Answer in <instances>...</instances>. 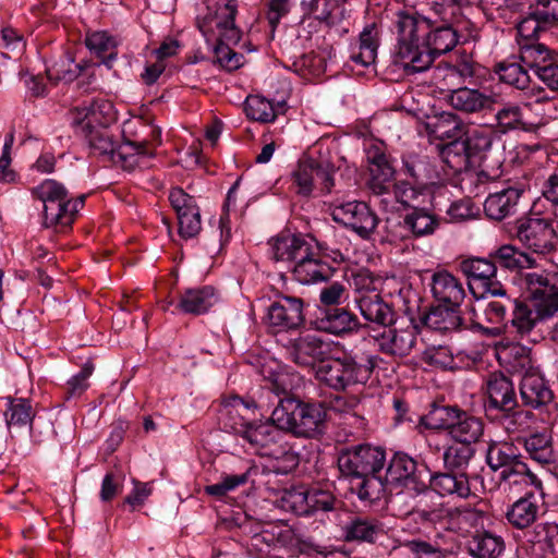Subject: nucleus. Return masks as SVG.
I'll list each match as a JSON object with an SVG mask.
<instances>
[{"label":"nucleus","mask_w":558,"mask_h":558,"mask_svg":"<svg viewBox=\"0 0 558 558\" xmlns=\"http://www.w3.org/2000/svg\"><path fill=\"white\" fill-rule=\"evenodd\" d=\"M436 17L418 12L397 13L396 63L407 74L421 73L430 68L436 57L451 51L459 41V35L447 17L453 4H434Z\"/></svg>","instance_id":"nucleus-1"},{"label":"nucleus","mask_w":558,"mask_h":558,"mask_svg":"<svg viewBox=\"0 0 558 558\" xmlns=\"http://www.w3.org/2000/svg\"><path fill=\"white\" fill-rule=\"evenodd\" d=\"M524 283L536 313L524 301L513 299L512 314L508 320L521 336L527 335L538 318L551 317L558 312V271L527 272Z\"/></svg>","instance_id":"nucleus-2"},{"label":"nucleus","mask_w":558,"mask_h":558,"mask_svg":"<svg viewBox=\"0 0 558 558\" xmlns=\"http://www.w3.org/2000/svg\"><path fill=\"white\" fill-rule=\"evenodd\" d=\"M327 412L320 402H304L294 397L280 399L270 421L299 438H318L325 433Z\"/></svg>","instance_id":"nucleus-3"},{"label":"nucleus","mask_w":558,"mask_h":558,"mask_svg":"<svg viewBox=\"0 0 558 558\" xmlns=\"http://www.w3.org/2000/svg\"><path fill=\"white\" fill-rule=\"evenodd\" d=\"M376 364L373 355L344 354L318 364L316 378L336 391H343L354 385H364L371 378Z\"/></svg>","instance_id":"nucleus-4"},{"label":"nucleus","mask_w":558,"mask_h":558,"mask_svg":"<svg viewBox=\"0 0 558 558\" xmlns=\"http://www.w3.org/2000/svg\"><path fill=\"white\" fill-rule=\"evenodd\" d=\"M432 492H424L416 501L412 512L425 523L439 525L444 530L458 531L462 520L476 519L482 512L470 507H449L440 501Z\"/></svg>","instance_id":"nucleus-5"},{"label":"nucleus","mask_w":558,"mask_h":558,"mask_svg":"<svg viewBox=\"0 0 558 558\" xmlns=\"http://www.w3.org/2000/svg\"><path fill=\"white\" fill-rule=\"evenodd\" d=\"M337 462L341 474L357 477L379 473L386 463V452L381 447L361 444L341 449Z\"/></svg>","instance_id":"nucleus-6"},{"label":"nucleus","mask_w":558,"mask_h":558,"mask_svg":"<svg viewBox=\"0 0 558 558\" xmlns=\"http://www.w3.org/2000/svg\"><path fill=\"white\" fill-rule=\"evenodd\" d=\"M514 235L525 248L538 255L553 253L558 242V235L551 222L538 217L517 220Z\"/></svg>","instance_id":"nucleus-7"},{"label":"nucleus","mask_w":558,"mask_h":558,"mask_svg":"<svg viewBox=\"0 0 558 558\" xmlns=\"http://www.w3.org/2000/svg\"><path fill=\"white\" fill-rule=\"evenodd\" d=\"M305 322L304 302L301 298L279 293L268 306L265 323L276 333L295 330Z\"/></svg>","instance_id":"nucleus-8"},{"label":"nucleus","mask_w":558,"mask_h":558,"mask_svg":"<svg viewBox=\"0 0 558 558\" xmlns=\"http://www.w3.org/2000/svg\"><path fill=\"white\" fill-rule=\"evenodd\" d=\"M333 221L356 232L361 238H368L378 225V217L364 202H348L335 205L331 210Z\"/></svg>","instance_id":"nucleus-9"},{"label":"nucleus","mask_w":558,"mask_h":558,"mask_svg":"<svg viewBox=\"0 0 558 558\" xmlns=\"http://www.w3.org/2000/svg\"><path fill=\"white\" fill-rule=\"evenodd\" d=\"M401 172L409 181L395 184V193L402 204H408L415 197V191L410 184L425 185L434 178V168L425 156L408 154L402 157Z\"/></svg>","instance_id":"nucleus-10"},{"label":"nucleus","mask_w":558,"mask_h":558,"mask_svg":"<svg viewBox=\"0 0 558 558\" xmlns=\"http://www.w3.org/2000/svg\"><path fill=\"white\" fill-rule=\"evenodd\" d=\"M71 117L77 133L106 129L117 119L112 102L106 99H96L88 105L76 107L71 111Z\"/></svg>","instance_id":"nucleus-11"},{"label":"nucleus","mask_w":558,"mask_h":558,"mask_svg":"<svg viewBox=\"0 0 558 558\" xmlns=\"http://www.w3.org/2000/svg\"><path fill=\"white\" fill-rule=\"evenodd\" d=\"M460 270L483 289L482 299L504 294V286L496 278L497 266L493 258H466L460 263Z\"/></svg>","instance_id":"nucleus-12"},{"label":"nucleus","mask_w":558,"mask_h":558,"mask_svg":"<svg viewBox=\"0 0 558 558\" xmlns=\"http://www.w3.org/2000/svg\"><path fill=\"white\" fill-rule=\"evenodd\" d=\"M539 492H527L508 507L505 517L511 527L525 531L537 522L545 505L544 493Z\"/></svg>","instance_id":"nucleus-13"},{"label":"nucleus","mask_w":558,"mask_h":558,"mask_svg":"<svg viewBox=\"0 0 558 558\" xmlns=\"http://www.w3.org/2000/svg\"><path fill=\"white\" fill-rule=\"evenodd\" d=\"M218 412V418L223 428L242 437L253 423L255 404L238 396H230L222 399Z\"/></svg>","instance_id":"nucleus-14"},{"label":"nucleus","mask_w":558,"mask_h":558,"mask_svg":"<svg viewBox=\"0 0 558 558\" xmlns=\"http://www.w3.org/2000/svg\"><path fill=\"white\" fill-rule=\"evenodd\" d=\"M289 357L301 366H314L327 360L330 344L316 335H301L290 342L287 348Z\"/></svg>","instance_id":"nucleus-15"},{"label":"nucleus","mask_w":558,"mask_h":558,"mask_svg":"<svg viewBox=\"0 0 558 558\" xmlns=\"http://www.w3.org/2000/svg\"><path fill=\"white\" fill-rule=\"evenodd\" d=\"M319 250L322 246L318 243H313L310 250L305 252V256L296 260L292 266L291 271L296 281L302 284H311L322 281H327L333 275V268L320 259Z\"/></svg>","instance_id":"nucleus-16"},{"label":"nucleus","mask_w":558,"mask_h":558,"mask_svg":"<svg viewBox=\"0 0 558 558\" xmlns=\"http://www.w3.org/2000/svg\"><path fill=\"white\" fill-rule=\"evenodd\" d=\"M427 471L424 463H420L404 452H397L390 459L386 470V481L390 484L407 486L420 483Z\"/></svg>","instance_id":"nucleus-17"},{"label":"nucleus","mask_w":558,"mask_h":558,"mask_svg":"<svg viewBox=\"0 0 558 558\" xmlns=\"http://www.w3.org/2000/svg\"><path fill=\"white\" fill-rule=\"evenodd\" d=\"M487 403L485 411L487 416L507 407H514L517 395L511 379L500 372L488 375L486 380Z\"/></svg>","instance_id":"nucleus-18"},{"label":"nucleus","mask_w":558,"mask_h":558,"mask_svg":"<svg viewBox=\"0 0 558 558\" xmlns=\"http://www.w3.org/2000/svg\"><path fill=\"white\" fill-rule=\"evenodd\" d=\"M519 391L524 407L543 410L554 403V392L541 372L523 376Z\"/></svg>","instance_id":"nucleus-19"},{"label":"nucleus","mask_w":558,"mask_h":558,"mask_svg":"<svg viewBox=\"0 0 558 558\" xmlns=\"http://www.w3.org/2000/svg\"><path fill=\"white\" fill-rule=\"evenodd\" d=\"M495 106V109H488V111L495 112V130L498 134H506L515 130L525 132L533 130L534 124L525 119L523 112V108L527 107L529 104L521 105L505 101L500 96H498V102Z\"/></svg>","instance_id":"nucleus-20"},{"label":"nucleus","mask_w":558,"mask_h":558,"mask_svg":"<svg viewBox=\"0 0 558 558\" xmlns=\"http://www.w3.org/2000/svg\"><path fill=\"white\" fill-rule=\"evenodd\" d=\"M314 243V239L302 234L281 233L270 240L272 258L277 262H289L295 265Z\"/></svg>","instance_id":"nucleus-21"},{"label":"nucleus","mask_w":558,"mask_h":558,"mask_svg":"<svg viewBox=\"0 0 558 558\" xmlns=\"http://www.w3.org/2000/svg\"><path fill=\"white\" fill-rule=\"evenodd\" d=\"M450 105L465 113H475L488 109H495L498 102V95L483 94L478 89L459 87L452 90L449 96Z\"/></svg>","instance_id":"nucleus-22"},{"label":"nucleus","mask_w":558,"mask_h":558,"mask_svg":"<svg viewBox=\"0 0 558 558\" xmlns=\"http://www.w3.org/2000/svg\"><path fill=\"white\" fill-rule=\"evenodd\" d=\"M356 303L362 316L371 323L390 326L396 320L392 307L375 291L362 293L356 299Z\"/></svg>","instance_id":"nucleus-23"},{"label":"nucleus","mask_w":558,"mask_h":558,"mask_svg":"<svg viewBox=\"0 0 558 558\" xmlns=\"http://www.w3.org/2000/svg\"><path fill=\"white\" fill-rule=\"evenodd\" d=\"M274 536L276 547L282 548L290 557L310 555L318 549L312 537L290 526H274Z\"/></svg>","instance_id":"nucleus-24"},{"label":"nucleus","mask_w":558,"mask_h":558,"mask_svg":"<svg viewBox=\"0 0 558 558\" xmlns=\"http://www.w3.org/2000/svg\"><path fill=\"white\" fill-rule=\"evenodd\" d=\"M422 323L433 330L450 332L462 329L464 322L460 314V306L439 304L430 307L422 317Z\"/></svg>","instance_id":"nucleus-25"},{"label":"nucleus","mask_w":558,"mask_h":558,"mask_svg":"<svg viewBox=\"0 0 558 558\" xmlns=\"http://www.w3.org/2000/svg\"><path fill=\"white\" fill-rule=\"evenodd\" d=\"M429 485L438 495L468 498L471 496L470 481L465 472L449 471L430 475Z\"/></svg>","instance_id":"nucleus-26"},{"label":"nucleus","mask_w":558,"mask_h":558,"mask_svg":"<svg viewBox=\"0 0 558 558\" xmlns=\"http://www.w3.org/2000/svg\"><path fill=\"white\" fill-rule=\"evenodd\" d=\"M432 292L441 304L460 306L465 292L462 283L452 274L442 270L432 277Z\"/></svg>","instance_id":"nucleus-27"},{"label":"nucleus","mask_w":558,"mask_h":558,"mask_svg":"<svg viewBox=\"0 0 558 558\" xmlns=\"http://www.w3.org/2000/svg\"><path fill=\"white\" fill-rule=\"evenodd\" d=\"M523 190L508 187L488 195L484 203L485 214L494 220H502L517 211Z\"/></svg>","instance_id":"nucleus-28"},{"label":"nucleus","mask_w":558,"mask_h":558,"mask_svg":"<svg viewBox=\"0 0 558 558\" xmlns=\"http://www.w3.org/2000/svg\"><path fill=\"white\" fill-rule=\"evenodd\" d=\"M342 532L345 542L375 543L383 524L374 518L354 514L344 523Z\"/></svg>","instance_id":"nucleus-29"},{"label":"nucleus","mask_w":558,"mask_h":558,"mask_svg":"<svg viewBox=\"0 0 558 558\" xmlns=\"http://www.w3.org/2000/svg\"><path fill=\"white\" fill-rule=\"evenodd\" d=\"M315 324L317 329L341 335L351 332L359 327L357 317L343 307H330L320 312Z\"/></svg>","instance_id":"nucleus-30"},{"label":"nucleus","mask_w":558,"mask_h":558,"mask_svg":"<svg viewBox=\"0 0 558 558\" xmlns=\"http://www.w3.org/2000/svg\"><path fill=\"white\" fill-rule=\"evenodd\" d=\"M381 352L395 356H408L416 343V333L413 329H388L377 338Z\"/></svg>","instance_id":"nucleus-31"},{"label":"nucleus","mask_w":558,"mask_h":558,"mask_svg":"<svg viewBox=\"0 0 558 558\" xmlns=\"http://www.w3.org/2000/svg\"><path fill=\"white\" fill-rule=\"evenodd\" d=\"M218 302L215 288L204 286L186 289L180 296L177 307L185 314L201 315Z\"/></svg>","instance_id":"nucleus-32"},{"label":"nucleus","mask_w":558,"mask_h":558,"mask_svg":"<svg viewBox=\"0 0 558 558\" xmlns=\"http://www.w3.org/2000/svg\"><path fill=\"white\" fill-rule=\"evenodd\" d=\"M490 417L496 420L507 434L520 436L530 430L534 414L521 409L517 402L514 407L501 409Z\"/></svg>","instance_id":"nucleus-33"},{"label":"nucleus","mask_w":558,"mask_h":558,"mask_svg":"<svg viewBox=\"0 0 558 558\" xmlns=\"http://www.w3.org/2000/svg\"><path fill=\"white\" fill-rule=\"evenodd\" d=\"M381 29L380 25L372 22L363 28L359 36L357 52H353L351 60L363 66L373 64L377 58Z\"/></svg>","instance_id":"nucleus-34"},{"label":"nucleus","mask_w":558,"mask_h":558,"mask_svg":"<svg viewBox=\"0 0 558 558\" xmlns=\"http://www.w3.org/2000/svg\"><path fill=\"white\" fill-rule=\"evenodd\" d=\"M473 558H498L505 549L504 538L486 530L475 531L466 545Z\"/></svg>","instance_id":"nucleus-35"},{"label":"nucleus","mask_w":558,"mask_h":558,"mask_svg":"<svg viewBox=\"0 0 558 558\" xmlns=\"http://www.w3.org/2000/svg\"><path fill=\"white\" fill-rule=\"evenodd\" d=\"M367 159L369 161L371 189L378 195L386 193L395 175L393 167L387 156L378 149L369 151Z\"/></svg>","instance_id":"nucleus-36"},{"label":"nucleus","mask_w":558,"mask_h":558,"mask_svg":"<svg viewBox=\"0 0 558 558\" xmlns=\"http://www.w3.org/2000/svg\"><path fill=\"white\" fill-rule=\"evenodd\" d=\"M282 432L272 422L252 423L242 437L252 446L260 449L263 453L279 446V441L283 438Z\"/></svg>","instance_id":"nucleus-37"},{"label":"nucleus","mask_w":558,"mask_h":558,"mask_svg":"<svg viewBox=\"0 0 558 558\" xmlns=\"http://www.w3.org/2000/svg\"><path fill=\"white\" fill-rule=\"evenodd\" d=\"M85 196L82 195L75 199L66 198L57 203V211L51 216L49 209L44 210V223L47 228H56L57 231H63L72 226L76 214L83 207Z\"/></svg>","instance_id":"nucleus-38"},{"label":"nucleus","mask_w":558,"mask_h":558,"mask_svg":"<svg viewBox=\"0 0 558 558\" xmlns=\"http://www.w3.org/2000/svg\"><path fill=\"white\" fill-rule=\"evenodd\" d=\"M494 72L499 80L517 89L524 90L530 85V75L527 68L519 60V57L512 56L494 65Z\"/></svg>","instance_id":"nucleus-39"},{"label":"nucleus","mask_w":558,"mask_h":558,"mask_svg":"<svg viewBox=\"0 0 558 558\" xmlns=\"http://www.w3.org/2000/svg\"><path fill=\"white\" fill-rule=\"evenodd\" d=\"M496 266L510 271H520L535 266V259L527 253L522 252L511 244H505L489 254Z\"/></svg>","instance_id":"nucleus-40"},{"label":"nucleus","mask_w":558,"mask_h":558,"mask_svg":"<svg viewBox=\"0 0 558 558\" xmlns=\"http://www.w3.org/2000/svg\"><path fill=\"white\" fill-rule=\"evenodd\" d=\"M484 434V423L481 418L461 411L449 435L459 444L472 445Z\"/></svg>","instance_id":"nucleus-41"},{"label":"nucleus","mask_w":558,"mask_h":558,"mask_svg":"<svg viewBox=\"0 0 558 558\" xmlns=\"http://www.w3.org/2000/svg\"><path fill=\"white\" fill-rule=\"evenodd\" d=\"M524 448L531 459L542 465L551 464L556 460L553 439L547 430L535 432L524 438Z\"/></svg>","instance_id":"nucleus-42"},{"label":"nucleus","mask_w":558,"mask_h":558,"mask_svg":"<svg viewBox=\"0 0 558 558\" xmlns=\"http://www.w3.org/2000/svg\"><path fill=\"white\" fill-rule=\"evenodd\" d=\"M8 408L4 412L5 424L11 433L12 428L31 426L36 412L32 402L26 398L7 397Z\"/></svg>","instance_id":"nucleus-43"},{"label":"nucleus","mask_w":558,"mask_h":558,"mask_svg":"<svg viewBox=\"0 0 558 558\" xmlns=\"http://www.w3.org/2000/svg\"><path fill=\"white\" fill-rule=\"evenodd\" d=\"M153 148L148 141L140 143L135 142H123L116 144L114 151L111 157V161L120 163L122 168L132 170L138 162L141 156H151Z\"/></svg>","instance_id":"nucleus-44"},{"label":"nucleus","mask_w":558,"mask_h":558,"mask_svg":"<svg viewBox=\"0 0 558 558\" xmlns=\"http://www.w3.org/2000/svg\"><path fill=\"white\" fill-rule=\"evenodd\" d=\"M525 541L538 547L543 554L553 553L555 539L558 537V524L555 522L534 523L525 530Z\"/></svg>","instance_id":"nucleus-45"},{"label":"nucleus","mask_w":558,"mask_h":558,"mask_svg":"<svg viewBox=\"0 0 558 558\" xmlns=\"http://www.w3.org/2000/svg\"><path fill=\"white\" fill-rule=\"evenodd\" d=\"M466 137L462 145L468 157L477 156L482 153L488 151L493 142L498 137L495 129L477 126L465 132Z\"/></svg>","instance_id":"nucleus-46"},{"label":"nucleus","mask_w":558,"mask_h":558,"mask_svg":"<svg viewBox=\"0 0 558 558\" xmlns=\"http://www.w3.org/2000/svg\"><path fill=\"white\" fill-rule=\"evenodd\" d=\"M521 456L518 447L511 441H492L486 451V461L493 471L501 466H509L513 460Z\"/></svg>","instance_id":"nucleus-47"},{"label":"nucleus","mask_w":558,"mask_h":558,"mask_svg":"<svg viewBox=\"0 0 558 558\" xmlns=\"http://www.w3.org/2000/svg\"><path fill=\"white\" fill-rule=\"evenodd\" d=\"M555 59L551 50L543 44H531L521 47L519 60L537 74L542 69Z\"/></svg>","instance_id":"nucleus-48"},{"label":"nucleus","mask_w":558,"mask_h":558,"mask_svg":"<svg viewBox=\"0 0 558 558\" xmlns=\"http://www.w3.org/2000/svg\"><path fill=\"white\" fill-rule=\"evenodd\" d=\"M499 478L504 482L517 484L525 481L538 490H543L542 481L531 472L527 464L522 460V456L509 463V466H501Z\"/></svg>","instance_id":"nucleus-49"},{"label":"nucleus","mask_w":558,"mask_h":558,"mask_svg":"<svg viewBox=\"0 0 558 558\" xmlns=\"http://www.w3.org/2000/svg\"><path fill=\"white\" fill-rule=\"evenodd\" d=\"M462 410L451 405H433L422 417L423 424L430 429H447L450 433Z\"/></svg>","instance_id":"nucleus-50"},{"label":"nucleus","mask_w":558,"mask_h":558,"mask_svg":"<svg viewBox=\"0 0 558 558\" xmlns=\"http://www.w3.org/2000/svg\"><path fill=\"white\" fill-rule=\"evenodd\" d=\"M403 225L413 235L424 236L434 233L439 223L437 218L427 210L414 208L404 216Z\"/></svg>","instance_id":"nucleus-51"},{"label":"nucleus","mask_w":558,"mask_h":558,"mask_svg":"<svg viewBox=\"0 0 558 558\" xmlns=\"http://www.w3.org/2000/svg\"><path fill=\"white\" fill-rule=\"evenodd\" d=\"M356 478L361 480L355 487L359 499L371 504L384 497L386 485L390 484V482L386 481V476L383 477L379 473H369L367 475L357 476Z\"/></svg>","instance_id":"nucleus-52"},{"label":"nucleus","mask_w":558,"mask_h":558,"mask_svg":"<svg viewBox=\"0 0 558 558\" xmlns=\"http://www.w3.org/2000/svg\"><path fill=\"white\" fill-rule=\"evenodd\" d=\"M33 193L44 203V210H50L51 216L57 211L56 204L69 198L66 189L61 183L50 179L36 186Z\"/></svg>","instance_id":"nucleus-53"},{"label":"nucleus","mask_w":558,"mask_h":558,"mask_svg":"<svg viewBox=\"0 0 558 558\" xmlns=\"http://www.w3.org/2000/svg\"><path fill=\"white\" fill-rule=\"evenodd\" d=\"M475 450L471 445L460 444L449 446L444 454V463L447 470L464 472L474 457Z\"/></svg>","instance_id":"nucleus-54"},{"label":"nucleus","mask_w":558,"mask_h":558,"mask_svg":"<svg viewBox=\"0 0 558 558\" xmlns=\"http://www.w3.org/2000/svg\"><path fill=\"white\" fill-rule=\"evenodd\" d=\"M433 132L441 141L448 140L456 142L465 134L464 124L453 113H444L434 123Z\"/></svg>","instance_id":"nucleus-55"},{"label":"nucleus","mask_w":558,"mask_h":558,"mask_svg":"<svg viewBox=\"0 0 558 558\" xmlns=\"http://www.w3.org/2000/svg\"><path fill=\"white\" fill-rule=\"evenodd\" d=\"M492 298H498V300L487 301L484 308V314L487 322L495 325L507 326V311L510 310L514 303V300L507 294V290L504 287L502 295H490Z\"/></svg>","instance_id":"nucleus-56"},{"label":"nucleus","mask_w":558,"mask_h":558,"mask_svg":"<svg viewBox=\"0 0 558 558\" xmlns=\"http://www.w3.org/2000/svg\"><path fill=\"white\" fill-rule=\"evenodd\" d=\"M244 110L247 118L263 123L272 122L276 118L272 104L262 96H248Z\"/></svg>","instance_id":"nucleus-57"},{"label":"nucleus","mask_w":558,"mask_h":558,"mask_svg":"<svg viewBox=\"0 0 558 558\" xmlns=\"http://www.w3.org/2000/svg\"><path fill=\"white\" fill-rule=\"evenodd\" d=\"M80 134L86 137L90 149L95 154L109 156L111 159L117 143L113 141L107 128L86 130L85 133Z\"/></svg>","instance_id":"nucleus-58"},{"label":"nucleus","mask_w":558,"mask_h":558,"mask_svg":"<svg viewBox=\"0 0 558 558\" xmlns=\"http://www.w3.org/2000/svg\"><path fill=\"white\" fill-rule=\"evenodd\" d=\"M250 471L240 474H222L220 482L207 485L204 492L213 497L222 498L229 492L245 485L248 482Z\"/></svg>","instance_id":"nucleus-59"},{"label":"nucleus","mask_w":558,"mask_h":558,"mask_svg":"<svg viewBox=\"0 0 558 558\" xmlns=\"http://www.w3.org/2000/svg\"><path fill=\"white\" fill-rule=\"evenodd\" d=\"M308 488L292 487L286 489L281 497L282 507L298 515H308Z\"/></svg>","instance_id":"nucleus-60"},{"label":"nucleus","mask_w":558,"mask_h":558,"mask_svg":"<svg viewBox=\"0 0 558 558\" xmlns=\"http://www.w3.org/2000/svg\"><path fill=\"white\" fill-rule=\"evenodd\" d=\"M293 184L298 187L296 193L303 196H310L315 189L314 160L300 162L292 174Z\"/></svg>","instance_id":"nucleus-61"},{"label":"nucleus","mask_w":558,"mask_h":558,"mask_svg":"<svg viewBox=\"0 0 558 558\" xmlns=\"http://www.w3.org/2000/svg\"><path fill=\"white\" fill-rule=\"evenodd\" d=\"M337 504L339 501L331 492L318 487L308 488V515L317 511H332Z\"/></svg>","instance_id":"nucleus-62"},{"label":"nucleus","mask_w":558,"mask_h":558,"mask_svg":"<svg viewBox=\"0 0 558 558\" xmlns=\"http://www.w3.org/2000/svg\"><path fill=\"white\" fill-rule=\"evenodd\" d=\"M262 454L274 458L277 461V471L282 474L290 473L300 463L299 453L294 452L288 445H279L272 450L265 451Z\"/></svg>","instance_id":"nucleus-63"},{"label":"nucleus","mask_w":558,"mask_h":558,"mask_svg":"<svg viewBox=\"0 0 558 558\" xmlns=\"http://www.w3.org/2000/svg\"><path fill=\"white\" fill-rule=\"evenodd\" d=\"M530 9L534 10V16L545 27L558 26V0H534Z\"/></svg>","instance_id":"nucleus-64"}]
</instances>
